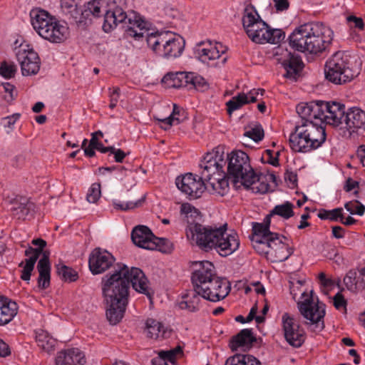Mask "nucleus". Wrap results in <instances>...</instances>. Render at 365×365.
Segmentation results:
<instances>
[{
	"label": "nucleus",
	"mask_w": 365,
	"mask_h": 365,
	"mask_svg": "<svg viewBox=\"0 0 365 365\" xmlns=\"http://www.w3.org/2000/svg\"><path fill=\"white\" fill-rule=\"evenodd\" d=\"M130 284L136 292L152 299L153 292L148 285V280L138 267L117 263L113 270L102 278L101 289L106 305V317L111 324H118L124 317Z\"/></svg>",
	"instance_id": "f257e3e1"
},
{
	"label": "nucleus",
	"mask_w": 365,
	"mask_h": 365,
	"mask_svg": "<svg viewBox=\"0 0 365 365\" xmlns=\"http://www.w3.org/2000/svg\"><path fill=\"white\" fill-rule=\"evenodd\" d=\"M82 15L85 18L104 16L103 30L109 33L118 25L125 30L127 36L139 38L145 31L146 23L137 13L127 14L120 2L106 0H91L84 5Z\"/></svg>",
	"instance_id": "f03ea898"
},
{
	"label": "nucleus",
	"mask_w": 365,
	"mask_h": 365,
	"mask_svg": "<svg viewBox=\"0 0 365 365\" xmlns=\"http://www.w3.org/2000/svg\"><path fill=\"white\" fill-rule=\"evenodd\" d=\"M333 36V31L324 24L310 22L295 28L288 40L290 47L295 51L317 54L328 48Z\"/></svg>",
	"instance_id": "7ed1b4c3"
},
{
	"label": "nucleus",
	"mask_w": 365,
	"mask_h": 365,
	"mask_svg": "<svg viewBox=\"0 0 365 365\" xmlns=\"http://www.w3.org/2000/svg\"><path fill=\"white\" fill-rule=\"evenodd\" d=\"M180 214L187 220L186 235L189 240L195 243L201 250L210 252L215 247L220 227L216 225H204L199 222L190 221L189 218H195L200 212L190 203H182Z\"/></svg>",
	"instance_id": "20e7f679"
},
{
	"label": "nucleus",
	"mask_w": 365,
	"mask_h": 365,
	"mask_svg": "<svg viewBox=\"0 0 365 365\" xmlns=\"http://www.w3.org/2000/svg\"><path fill=\"white\" fill-rule=\"evenodd\" d=\"M31 24L37 34L46 41L60 43L68 36V27L47 11L35 8L30 11Z\"/></svg>",
	"instance_id": "39448f33"
},
{
	"label": "nucleus",
	"mask_w": 365,
	"mask_h": 365,
	"mask_svg": "<svg viewBox=\"0 0 365 365\" xmlns=\"http://www.w3.org/2000/svg\"><path fill=\"white\" fill-rule=\"evenodd\" d=\"M145 23L146 30L143 36L137 40L145 36L148 47L160 56L168 58L181 55L185 47V41L181 36H175L169 31L148 33V23Z\"/></svg>",
	"instance_id": "423d86ee"
},
{
	"label": "nucleus",
	"mask_w": 365,
	"mask_h": 365,
	"mask_svg": "<svg viewBox=\"0 0 365 365\" xmlns=\"http://www.w3.org/2000/svg\"><path fill=\"white\" fill-rule=\"evenodd\" d=\"M357 74L351 67L350 56L341 51L334 53L324 66L325 78L336 85L350 82Z\"/></svg>",
	"instance_id": "0eeeda50"
},
{
	"label": "nucleus",
	"mask_w": 365,
	"mask_h": 365,
	"mask_svg": "<svg viewBox=\"0 0 365 365\" xmlns=\"http://www.w3.org/2000/svg\"><path fill=\"white\" fill-rule=\"evenodd\" d=\"M227 175L232 178L235 183L241 184L245 180L249 182L247 177L255 178L254 170L251 167L248 155L242 150L232 151L227 155Z\"/></svg>",
	"instance_id": "6e6552de"
},
{
	"label": "nucleus",
	"mask_w": 365,
	"mask_h": 365,
	"mask_svg": "<svg viewBox=\"0 0 365 365\" xmlns=\"http://www.w3.org/2000/svg\"><path fill=\"white\" fill-rule=\"evenodd\" d=\"M242 21L248 37L255 43H264V31L267 28V24L261 19L252 4H248L245 6Z\"/></svg>",
	"instance_id": "1a4fd4ad"
},
{
	"label": "nucleus",
	"mask_w": 365,
	"mask_h": 365,
	"mask_svg": "<svg viewBox=\"0 0 365 365\" xmlns=\"http://www.w3.org/2000/svg\"><path fill=\"white\" fill-rule=\"evenodd\" d=\"M25 256L35 263L42 255V257L37 264L38 277L37 279V287L40 290L46 289L51 284V263L49 260L50 252L43 251V249L38 247L34 248L29 246L24 252Z\"/></svg>",
	"instance_id": "9d476101"
},
{
	"label": "nucleus",
	"mask_w": 365,
	"mask_h": 365,
	"mask_svg": "<svg viewBox=\"0 0 365 365\" xmlns=\"http://www.w3.org/2000/svg\"><path fill=\"white\" fill-rule=\"evenodd\" d=\"M313 290L310 292V296L302 302L297 303V307L300 314L307 319L308 325L315 324L316 327L322 330L324 327V317L325 316V304L320 302L317 299L314 301L313 297Z\"/></svg>",
	"instance_id": "9b49d317"
},
{
	"label": "nucleus",
	"mask_w": 365,
	"mask_h": 365,
	"mask_svg": "<svg viewBox=\"0 0 365 365\" xmlns=\"http://www.w3.org/2000/svg\"><path fill=\"white\" fill-rule=\"evenodd\" d=\"M217 277L214 264L209 261H196L192 263L191 282L197 292L207 294L212 279Z\"/></svg>",
	"instance_id": "f8f14e48"
},
{
	"label": "nucleus",
	"mask_w": 365,
	"mask_h": 365,
	"mask_svg": "<svg viewBox=\"0 0 365 365\" xmlns=\"http://www.w3.org/2000/svg\"><path fill=\"white\" fill-rule=\"evenodd\" d=\"M282 327L286 341L292 347L299 348L305 341L306 334L293 316L285 312L282 316Z\"/></svg>",
	"instance_id": "ddd939ff"
},
{
	"label": "nucleus",
	"mask_w": 365,
	"mask_h": 365,
	"mask_svg": "<svg viewBox=\"0 0 365 365\" xmlns=\"http://www.w3.org/2000/svg\"><path fill=\"white\" fill-rule=\"evenodd\" d=\"M204 180L202 176L198 177L189 173L182 176H178L175 179V184L178 188L190 199H197L206 190Z\"/></svg>",
	"instance_id": "4468645a"
},
{
	"label": "nucleus",
	"mask_w": 365,
	"mask_h": 365,
	"mask_svg": "<svg viewBox=\"0 0 365 365\" xmlns=\"http://www.w3.org/2000/svg\"><path fill=\"white\" fill-rule=\"evenodd\" d=\"M227 224L220 226L216 245L214 250L222 257H227L239 249L240 242L238 235L232 232L227 233Z\"/></svg>",
	"instance_id": "2eb2a0df"
},
{
	"label": "nucleus",
	"mask_w": 365,
	"mask_h": 365,
	"mask_svg": "<svg viewBox=\"0 0 365 365\" xmlns=\"http://www.w3.org/2000/svg\"><path fill=\"white\" fill-rule=\"evenodd\" d=\"M115 257L111 253L100 247L95 248L90 254L88 258L89 269L93 274H99L105 272L111 267H114Z\"/></svg>",
	"instance_id": "dca6fc26"
},
{
	"label": "nucleus",
	"mask_w": 365,
	"mask_h": 365,
	"mask_svg": "<svg viewBox=\"0 0 365 365\" xmlns=\"http://www.w3.org/2000/svg\"><path fill=\"white\" fill-rule=\"evenodd\" d=\"M225 50L220 43H212L210 41L198 43L194 49L197 58L202 63H208L211 60L219 58Z\"/></svg>",
	"instance_id": "f3484780"
},
{
	"label": "nucleus",
	"mask_w": 365,
	"mask_h": 365,
	"mask_svg": "<svg viewBox=\"0 0 365 365\" xmlns=\"http://www.w3.org/2000/svg\"><path fill=\"white\" fill-rule=\"evenodd\" d=\"M304 123L297 124L289 135V142L291 149L297 153H309L313 150L309 138L305 130Z\"/></svg>",
	"instance_id": "a211bd4d"
},
{
	"label": "nucleus",
	"mask_w": 365,
	"mask_h": 365,
	"mask_svg": "<svg viewBox=\"0 0 365 365\" xmlns=\"http://www.w3.org/2000/svg\"><path fill=\"white\" fill-rule=\"evenodd\" d=\"M278 62L285 70L284 76L287 78L297 79L303 68L304 64L299 55L286 51L278 58Z\"/></svg>",
	"instance_id": "6ab92c4d"
},
{
	"label": "nucleus",
	"mask_w": 365,
	"mask_h": 365,
	"mask_svg": "<svg viewBox=\"0 0 365 365\" xmlns=\"http://www.w3.org/2000/svg\"><path fill=\"white\" fill-rule=\"evenodd\" d=\"M342 128L347 130L349 135L365 131V112L356 107L349 108L346 111Z\"/></svg>",
	"instance_id": "aec40b11"
},
{
	"label": "nucleus",
	"mask_w": 365,
	"mask_h": 365,
	"mask_svg": "<svg viewBox=\"0 0 365 365\" xmlns=\"http://www.w3.org/2000/svg\"><path fill=\"white\" fill-rule=\"evenodd\" d=\"M11 212L14 217L25 220L33 217L36 205L29 198L17 196L11 202Z\"/></svg>",
	"instance_id": "412c9836"
},
{
	"label": "nucleus",
	"mask_w": 365,
	"mask_h": 365,
	"mask_svg": "<svg viewBox=\"0 0 365 365\" xmlns=\"http://www.w3.org/2000/svg\"><path fill=\"white\" fill-rule=\"evenodd\" d=\"M17 58L20 63L21 72L24 76L36 74L40 69V60L38 54L33 51L25 50L17 53Z\"/></svg>",
	"instance_id": "4be33fe9"
},
{
	"label": "nucleus",
	"mask_w": 365,
	"mask_h": 365,
	"mask_svg": "<svg viewBox=\"0 0 365 365\" xmlns=\"http://www.w3.org/2000/svg\"><path fill=\"white\" fill-rule=\"evenodd\" d=\"M155 235L151 230L145 225H138L133 228L131 232V240L138 247L153 250L154 245L153 240Z\"/></svg>",
	"instance_id": "5701e85b"
},
{
	"label": "nucleus",
	"mask_w": 365,
	"mask_h": 365,
	"mask_svg": "<svg viewBox=\"0 0 365 365\" xmlns=\"http://www.w3.org/2000/svg\"><path fill=\"white\" fill-rule=\"evenodd\" d=\"M209 289L206 293L210 295V299L207 300L211 302H219L225 299L230 292V282L225 279L216 277L212 279V283L208 285Z\"/></svg>",
	"instance_id": "b1692460"
},
{
	"label": "nucleus",
	"mask_w": 365,
	"mask_h": 365,
	"mask_svg": "<svg viewBox=\"0 0 365 365\" xmlns=\"http://www.w3.org/2000/svg\"><path fill=\"white\" fill-rule=\"evenodd\" d=\"M307 134L310 139V145L313 147V150L317 149L326 140L325 127L322 124H317L308 120L303 121Z\"/></svg>",
	"instance_id": "393cba45"
},
{
	"label": "nucleus",
	"mask_w": 365,
	"mask_h": 365,
	"mask_svg": "<svg viewBox=\"0 0 365 365\" xmlns=\"http://www.w3.org/2000/svg\"><path fill=\"white\" fill-rule=\"evenodd\" d=\"M84 354L77 348L61 351L56 358V365H84Z\"/></svg>",
	"instance_id": "a878e982"
},
{
	"label": "nucleus",
	"mask_w": 365,
	"mask_h": 365,
	"mask_svg": "<svg viewBox=\"0 0 365 365\" xmlns=\"http://www.w3.org/2000/svg\"><path fill=\"white\" fill-rule=\"evenodd\" d=\"M327 109L326 123L334 126H339L341 128L344 123L345 115L346 111L345 106L336 101L328 102V106H325Z\"/></svg>",
	"instance_id": "bb28decb"
},
{
	"label": "nucleus",
	"mask_w": 365,
	"mask_h": 365,
	"mask_svg": "<svg viewBox=\"0 0 365 365\" xmlns=\"http://www.w3.org/2000/svg\"><path fill=\"white\" fill-rule=\"evenodd\" d=\"M183 298L185 300L179 304L180 308L187 309L190 312H197L202 306L201 298L207 300V299H210V295L207 293L204 294L202 293V292H197L195 288H193L183 296Z\"/></svg>",
	"instance_id": "cd10ccee"
},
{
	"label": "nucleus",
	"mask_w": 365,
	"mask_h": 365,
	"mask_svg": "<svg viewBox=\"0 0 365 365\" xmlns=\"http://www.w3.org/2000/svg\"><path fill=\"white\" fill-rule=\"evenodd\" d=\"M145 331L148 337L155 339H167L172 334V329L165 327L161 322L152 318L146 320Z\"/></svg>",
	"instance_id": "c85d7f7f"
},
{
	"label": "nucleus",
	"mask_w": 365,
	"mask_h": 365,
	"mask_svg": "<svg viewBox=\"0 0 365 365\" xmlns=\"http://www.w3.org/2000/svg\"><path fill=\"white\" fill-rule=\"evenodd\" d=\"M217 155L214 158L212 154H207L204 158V160L200 163V167L202 169L201 173L202 178L207 182L210 181L212 174L222 171L223 160H217Z\"/></svg>",
	"instance_id": "c756f323"
},
{
	"label": "nucleus",
	"mask_w": 365,
	"mask_h": 365,
	"mask_svg": "<svg viewBox=\"0 0 365 365\" xmlns=\"http://www.w3.org/2000/svg\"><path fill=\"white\" fill-rule=\"evenodd\" d=\"M0 326H4L9 324L18 312L17 304L2 295L0 299Z\"/></svg>",
	"instance_id": "7c9ffc66"
},
{
	"label": "nucleus",
	"mask_w": 365,
	"mask_h": 365,
	"mask_svg": "<svg viewBox=\"0 0 365 365\" xmlns=\"http://www.w3.org/2000/svg\"><path fill=\"white\" fill-rule=\"evenodd\" d=\"M256 340L252 329H244L232 338L230 347L232 351H237L240 347L250 348Z\"/></svg>",
	"instance_id": "2f4dec72"
},
{
	"label": "nucleus",
	"mask_w": 365,
	"mask_h": 365,
	"mask_svg": "<svg viewBox=\"0 0 365 365\" xmlns=\"http://www.w3.org/2000/svg\"><path fill=\"white\" fill-rule=\"evenodd\" d=\"M255 178L247 177L249 182L245 183V180L242 184L245 188L250 189L253 192L264 194L270 190V185L265 181V178L262 175H258L254 172Z\"/></svg>",
	"instance_id": "473e14b6"
},
{
	"label": "nucleus",
	"mask_w": 365,
	"mask_h": 365,
	"mask_svg": "<svg viewBox=\"0 0 365 365\" xmlns=\"http://www.w3.org/2000/svg\"><path fill=\"white\" fill-rule=\"evenodd\" d=\"M187 119V114L185 110L173 104L172 113L164 119L159 120L163 124L160 127L164 130L169 129L172 125H178Z\"/></svg>",
	"instance_id": "72a5a7b5"
},
{
	"label": "nucleus",
	"mask_w": 365,
	"mask_h": 365,
	"mask_svg": "<svg viewBox=\"0 0 365 365\" xmlns=\"http://www.w3.org/2000/svg\"><path fill=\"white\" fill-rule=\"evenodd\" d=\"M36 341L38 347L47 353L53 351L57 343L53 337L42 329L36 332Z\"/></svg>",
	"instance_id": "f704fd0d"
},
{
	"label": "nucleus",
	"mask_w": 365,
	"mask_h": 365,
	"mask_svg": "<svg viewBox=\"0 0 365 365\" xmlns=\"http://www.w3.org/2000/svg\"><path fill=\"white\" fill-rule=\"evenodd\" d=\"M189 72H177L175 73H168L163 78L165 81H170V86L173 88L187 87L188 84Z\"/></svg>",
	"instance_id": "c9c22d12"
},
{
	"label": "nucleus",
	"mask_w": 365,
	"mask_h": 365,
	"mask_svg": "<svg viewBox=\"0 0 365 365\" xmlns=\"http://www.w3.org/2000/svg\"><path fill=\"white\" fill-rule=\"evenodd\" d=\"M225 365H262L260 361L250 354H236L229 357Z\"/></svg>",
	"instance_id": "e433bc0d"
},
{
	"label": "nucleus",
	"mask_w": 365,
	"mask_h": 365,
	"mask_svg": "<svg viewBox=\"0 0 365 365\" xmlns=\"http://www.w3.org/2000/svg\"><path fill=\"white\" fill-rule=\"evenodd\" d=\"M325 106H328V102L325 101H312V121L313 120L319 119L322 125L324 122L327 121V109Z\"/></svg>",
	"instance_id": "4c0bfd02"
},
{
	"label": "nucleus",
	"mask_w": 365,
	"mask_h": 365,
	"mask_svg": "<svg viewBox=\"0 0 365 365\" xmlns=\"http://www.w3.org/2000/svg\"><path fill=\"white\" fill-rule=\"evenodd\" d=\"M56 267L58 275L63 281L72 282L78 279V272L72 267L63 264H58L56 265Z\"/></svg>",
	"instance_id": "58836bf2"
},
{
	"label": "nucleus",
	"mask_w": 365,
	"mask_h": 365,
	"mask_svg": "<svg viewBox=\"0 0 365 365\" xmlns=\"http://www.w3.org/2000/svg\"><path fill=\"white\" fill-rule=\"evenodd\" d=\"M188 84V89L194 88L202 92L205 91L209 88V84L206 80L202 76L193 72H189Z\"/></svg>",
	"instance_id": "ea45409f"
},
{
	"label": "nucleus",
	"mask_w": 365,
	"mask_h": 365,
	"mask_svg": "<svg viewBox=\"0 0 365 365\" xmlns=\"http://www.w3.org/2000/svg\"><path fill=\"white\" fill-rule=\"evenodd\" d=\"M293 208L294 205L289 201H286L283 204L274 206L271 210V215H279L285 220H288L294 215Z\"/></svg>",
	"instance_id": "a19ab883"
},
{
	"label": "nucleus",
	"mask_w": 365,
	"mask_h": 365,
	"mask_svg": "<svg viewBox=\"0 0 365 365\" xmlns=\"http://www.w3.org/2000/svg\"><path fill=\"white\" fill-rule=\"evenodd\" d=\"M272 233V232L261 223L253 222L251 242H260V240H265Z\"/></svg>",
	"instance_id": "79ce46f5"
},
{
	"label": "nucleus",
	"mask_w": 365,
	"mask_h": 365,
	"mask_svg": "<svg viewBox=\"0 0 365 365\" xmlns=\"http://www.w3.org/2000/svg\"><path fill=\"white\" fill-rule=\"evenodd\" d=\"M361 281L359 277V272L355 269H350L344 278V282L346 288L351 292H357L363 290L364 288H359L358 283Z\"/></svg>",
	"instance_id": "37998d69"
},
{
	"label": "nucleus",
	"mask_w": 365,
	"mask_h": 365,
	"mask_svg": "<svg viewBox=\"0 0 365 365\" xmlns=\"http://www.w3.org/2000/svg\"><path fill=\"white\" fill-rule=\"evenodd\" d=\"M247 103H249L248 96L245 93H240L226 103L227 113L231 114Z\"/></svg>",
	"instance_id": "c03bdc74"
},
{
	"label": "nucleus",
	"mask_w": 365,
	"mask_h": 365,
	"mask_svg": "<svg viewBox=\"0 0 365 365\" xmlns=\"http://www.w3.org/2000/svg\"><path fill=\"white\" fill-rule=\"evenodd\" d=\"M269 235H270L264 241V243L266 244V248L268 250H273L277 251V249H288L287 245H285L281 239V237L285 238L284 236H279V235L276 232H272Z\"/></svg>",
	"instance_id": "a18cd8bd"
},
{
	"label": "nucleus",
	"mask_w": 365,
	"mask_h": 365,
	"mask_svg": "<svg viewBox=\"0 0 365 365\" xmlns=\"http://www.w3.org/2000/svg\"><path fill=\"white\" fill-rule=\"evenodd\" d=\"M264 32V43L276 44L284 38V32L281 29H272L268 24Z\"/></svg>",
	"instance_id": "49530a36"
},
{
	"label": "nucleus",
	"mask_w": 365,
	"mask_h": 365,
	"mask_svg": "<svg viewBox=\"0 0 365 365\" xmlns=\"http://www.w3.org/2000/svg\"><path fill=\"white\" fill-rule=\"evenodd\" d=\"M343 209L341 207H337L331 210H327L325 209H322L319 211L317 215L318 217L321 220H329L330 221L336 222L340 220L342 221Z\"/></svg>",
	"instance_id": "de8ad7c7"
},
{
	"label": "nucleus",
	"mask_w": 365,
	"mask_h": 365,
	"mask_svg": "<svg viewBox=\"0 0 365 365\" xmlns=\"http://www.w3.org/2000/svg\"><path fill=\"white\" fill-rule=\"evenodd\" d=\"M145 200V196L136 201L121 202L120 200H113V205L115 210L121 211H128L140 207Z\"/></svg>",
	"instance_id": "09e8293b"
},
{
	"label": "nucleus",
	"mask_w": 365,
	"mask_h": 365,
	"mask_svg": "<svg viewBox=\"0 0 365 365\" xmlns=\"http://www.w3.org/2000/svg\"><path fill=\"white\" fill-rule=\"evenodd\" d=\"M296 110L301 117V120L297 124H301L303 121H307L308 120H312V102L298 104Z\"/></svg>",
	"instance_id": "8fccbe9b"
},
{
	"label": "nucleus",
	"mask_w": 365,
	"mask_h": 365,
	"mask_svg": "<svg viewBox=\"0 0 365 365\" xmlns=\"http://www.w3.org/2000/svg\"><path fill=\"white\" fill-rule=\"evenodd\" d=\"M344 208L351 215L362 216L365 212V206L358 200H351L344 204Z\"/></svg>",
	"instance_id": "3c124183"
},
{
	"label": "nucleus",
	"mask_w": 365,
	"mask_h": 365,
	"mask_svg": "<svg viewBox=\"0 0 365 365\" xmlns=\"http://www.w3.org/2000/svg\"><path fill=\"white\" fill-rule=\"evenodd\" d=\"M97 135L103 137V134L101 130L93 133L91 134V138L89 141V144L87 147L84 148V154L88 158H92L96 155L95 150H96L97 145H98L97 143Z\"/></svg>",
	"instance_id": "603ef678"
},
{
	"label": "nucleus",
	"mask_w": 365,
	"mask_h": 365,
	"mask_svg": "<svg viewBox=\"0 0 365 365\" xmlns=\"http://www.w3.org/2000/svg\"><path fill=\"white\" fill-rule=\"evenodd\" d=\"M153 242L155 246L153 250H158L163 253H170L173 250V243L166 238H159L155 236Z\"/></svg>",
	"instance_id": "864d4df0"
},
{
	"label": "nucleus",
	"mask_w": 365,
	"mask_h": 365,
	"mask_svg": "<svg viewBox=\"0 0 365 365\" xmlns=\"http://www.w3.org/2000/svg\"><path fill=\"white\" fill-rule=\"evenodd\" d=\"M182 352V351L181 347L178 346L174 349L168 351H160L158 353V356L160 359H162L163 361H168L173 365L174 363H175L177 354Z\"/></svg>",
	"instance_id": "5fc2aeb1"
},
{
	"label": "nucleus",
	"mask_w": 365,
	"mask_h": 365,
	"mask_svg": "<svg viewBox=\"0 0 365 365\" xmlns=\"http://www.w3.org/2000/svg\"><path fill=\"white\" fill-rule=\"evenodd\" d=\"M24 262L25 264L21 271V279L24 281H29L36 263L28 258L25 259ZM23 264L24 262H21L19 266L22 267Z\"/></svg>",
	"instance_id": "6e6d98bb"
},
{
	"label": "nucleus",
	"mask_w": 365,
	"mask_h": 365,
	"mask_svg": "<svg viewBox=\"0 0 365 365\" xmlns=\"http://www.w3.org/2000/svg\"><path fill=\"white\" fill-rule=\"evenodd\" d=\"M245 136L252 139L255 142L261 141L264 136V130L261 125H256L245 133Z\"/></svg>",
	"instance_id": "4d7b16f0"
},
{
	"label": "nucleus",
	"mask_w": 365,
	"mask_h": 365,
	"mask_svg": "<svg viewBox=\"0 0 365 365\" xmlns=\"http://www.w3.org/2000/svg\"><path fill=\"white\" fill-rule=\"evenodd\" d=\"M16 72V66L14 63H9L6 61L0 63V76L9 79L15 76Z\"/></svg>",
	"instance_id": "13d9d810"
},
{
	"label": "nucleus",
	"mask_w": 365,
	"mask_h": 365,
	"mask_svg": "<svg viewBox=\"0 0 365 365\" xmlns=\"http://www.w3.org/2000/svg\"><path fill=\"white\" fill-rule=\"evenodd\" d=\"M101 195V185L99 183H93L88 189L86 199L91 203H95Z\"/></svg>",
	"instance_id": "bf43d9fd"
},
{
	"label": "nucleus",
	"mask_w": 365,
	"mask_h": 365,
	"mask_svg": "<svg viewBox=\"0 0 365 365\" xmlns=\"http://www.w3.org/2000/svg\"><path fill=\"white\" fill-rule=\"evenodd\" d=\"M212 190L223 196L229 189L228 180L225 178L218 179L215 182H210Z\"/></svg>",
	"instance_id": "052dcab7"
},
{
	"label": "nucleus",
	"mask_w": 365,
	"mask_h": 365,
	"mask_svg": "<svg viewBox=\"0 0 365 365\" xmlns=\"http://www.w3.org/2000/svg\"><path fill=\"white\" fill-rule=\"evenodd\" d=\"M102 153L109 152L114 155V159L116 163H122L127 154L121 149H117L113 146H108L107 148H102Z\"/></svg>",
	"instance_id": "680f3d73"
},
{
	"label": "nucleus",
	"mask_w": 365,
	"mask_h": 365,
	"mask_svg": "<svg viewBox=\"0 0 365 365\" xmlns=\"http://www.w3.org/2000/svg\"><path fill=\"white\" fill-rule=\"evenodd\" d=\"M1 86L3 87L4 91L8 93V96H5V100L7 102L14 101L17 96V93L15 91V86L8 82L2 83Z\"/></svg>",
	"instance_id": "e2e57ef3"
},
{
	"label": "nucleus",
	"mask_w": 365,
	"mask_h": 365,
	"mask_svg": "<svg viewBox=\"0 0 365 365\" xmlns=\"http://www.w3.org/2000/svg\"><path fill=\"white\" fill-rule=\"evenodd\" d=\"M334 306L338 310H346L347 302L341 292H337L333 297Z\"/></svg>",
	"instance_id": "0e129e2a"
},
{
	"label": "nucleus",
	"mask_w": 365,
	"mask_h": 365,
	"mask_svg": "<svg viewBox=\"0 0 365 365\" xmlns=\"http://www.w3.org/2000/svg\"><path fill=\"white\" fill-rule=\"evenodd\" d=\"M120 91L118 87H115L113 90L109 88L110 108L113 109L117 106L120 98Z\"/></svg>",
	"instance_id": "69168bd1"
},
{
	"label": "nucleus",
	"mask_w": 365,
	"mask_h": 365,
	"mask_svg": "<svg viewBox=\"0 0 365 365\" xmlns=\"http://www.w3.org/2000/svg\"><path fill=\"white\" fill-rule=\"evenodd\" d=\"M303 284L302 280H296L289 282V289L290 294L292 295V298L295 299L297 295V291H299Z\"/></svg>",
	"instance_id": "338daca9"
},
{
	"label": "nucleus",
	"mask_w": 365,
	"mask_h": 365,
	"mask_svg": "<svg viewBox=\"0 0 365 365\" xmlns=\"http://www.w3.org/2000/svg\"><path fill=\"white\" fill-rule=\"evenodd\" d=\"M284 180L290 183L292 187L297 185V175L294 172L287 170L284 174Z\"/></svg>",
	"instance_id": "774afa93"
}]
</instances>
